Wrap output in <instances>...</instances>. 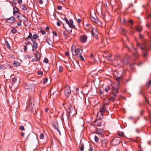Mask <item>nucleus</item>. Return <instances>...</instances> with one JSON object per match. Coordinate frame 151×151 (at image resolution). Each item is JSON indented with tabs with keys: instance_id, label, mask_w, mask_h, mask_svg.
<instances>
[{
	"instance_id": "864d4df0",
	"label": "nucleus",
	"mask_w": 151,
	"mask_h": 151,
	"mask_svg": "<svg viewBox=\"0 0 151 151\" xmlns=\"http://www.w3.org/2000/svg\"><path fill=\"white\" fill-rule=\"evenodd\" d=\"M52 33L55 36H57V34L56 33V32L55 31H53Z\"/></svg>"
},
{
	"instance_id": "4468645a",
	"label": "nucleus",
	"mask_w": 151,
	"mask_h": 151,
	"mask_svg": "<svg viewBox=\"0 0 151 151\" xmlns=\"http://www.w3.org/2000/svg\"><path fill=\"white\" fill-rule=\"evenodd\" d=\"M108 143V141L106 139H104L102 142V146L103 147H107V144Z\"/></svg>"
},
{
	"instance_id": "6e6552de",
	"label": "nucleus",
	"mask_w": 151,
	"mask_h": 151,
	"mask_svg": "<svg viewBox=\"0 0 151 151\" xmlns=\"http://www.w3.org/2000/svg\"><path fill=\"white\" fill-rule=\"evenodd\" d=\"M83 50L81 48H77L75 50V53L78 56L81 55L82 53Z\"/></svg>"
},
{
	"instance_id": "2eb2a0df",
	"label": "nucleus",
	"mask_w": 151,
	"mask_h": 151,
	"mask_svg": "<svg viewBox=\"0 0 151 151\" xmlns=\"http://www.w3.org/2000/svg\"><path fill=\"white\" fill-rule=\"evenodd\" d=\"M100 111L105 112H108V110L105 105H103L102 107L100 109Z\"/></svg>"
},
{
	"instance_id": "412c9836",
	"label": "nucleus",
	"mask_w": 151,
	"mask_h": 151,
	"mask_svg": "<svg viewBox=\"0 0 151 151\" xmlns=\"http://www.w3.org/2000/svg\"><path fill=\"white\" fill-rule=\"evenodd\" d=\"M32 36H33V35H32L31 32H29V35L25 39V40H28L29 39V38H30V39L31 40L32 38Z\"/></svg>"
},
{
	"instance_id": "c85d7f7f",
	"label": "nucleus",
	"mask_w": 151,
	"mask_h": 151,
	"mask_svg": "<svg viewBox=\"0 0 151 151\" xmlns=\"http://www.w3.org/2000/svg\"><path fill=\"white\" fill-rule=\"evenodd\" d=\"M118 134L122 137H124V132H118Z\"/></svg>"
},
{
	"instance_id": "f03ea898",
	"label": "nucleus",
	"mask_w": 151,
	"mask_h": 151,
	"mask_svg": "<svg viewBox=\"0 0 151 151\" xmlns=\"http://www.w3.org/2000/svg\"><path fill=\"white\" fill-rule=\"evenodd\" d=\"M125 47L127 48L129 50L128 51L129 52H131L134 51V52L133 53V55L136 58H137L138 56V52L134 48L132 45H131V47H129L127 45H126L125 46H124Z\"/></svg>"
},
{
	"instance_id": "2f4dec72",
	"label": "nucleus",
	"mask_w": 151,
	"mask_h": 151,
	"mask_svg": "<svg viewBox=\"0 0 151 151\" xmlns=\"http://www.w3.org/2000/svg\"><path fill=\"white\" fill-rule=\"evenodd\" d=\"M11 32L13 34H15L17 32V30L16 29H12L11 30Z\"/></svg>"
},
{
	"instance_id": "4be33fe9",
	"label": "nucleus",
	"mask_w": 151,
	"mask_h": 151,
	"mask_svg": "<svg viewBox=\"0 0 151 151\" xmlns=\"http://www.w3.org/2000/svg\"><path fill=\"white\" fill-rule=\"evenodd\" d=\"M104 112H101L100 111L99 112H98V116H100L99 117L100 119H102L103 117V115Z\"/></svg>"
},
{
	"instance_id": "f8f14e48",
	"label": "nucleus",
	"mask_w": 151,
	"mask_h": 151,
	"mask_svg": "<svg viewBox=\"0 0 151 151\" xmlns=\"http://www.w3.org/2000/svg\"><path fill=\"white\" fill-rule=\"evenodd\" d=\"M35 60L36 61H38L40 59V52L38 51H37L35 55Z\"/></svg>"
},
{
	"instance_id": "e2e57ef3",
	"label": "nucleus",
	"mask_w": 151,
	"mask_h": 151,
	"mask_svg": "<svg viewBox=\"0 0 151 151\" xmlns=\"http://www.w3.org/2000/svg\"><path fill=\"white\" fill-rule=\"evenodd\" d=\"M18 2L20 4H21L22 2V0H17Z\"/></svg>"
},
{
	"instance_id": "49530a36",
	"label": "nucleus",
	"mask_w": 151,
	"mask_h": 151,
	"mask_svg": "<svg viewBox=\"0 0 151 151\" xmlns=\"http://www.w3.org/2000/svg\"><path fill=\"white\" fill-rule=\"evenodd\" d=\"M45 111L48 114L50 113V110H49V109L48 108H47L45 109Z\"/></svg>"
},
{
	"instance_id": "423d86ee",
	"label": "nucleus",
	"mask_w": 151,
	"mask_h": 151,
	"mask_svg": "<svg viewBox=\"0 0 151 151\" xmlns=\"http://www.w3.org/2000/svg\"><path fill=\"white\" fill-rule=\"evenodd\" d=\"M15 21V18L13 16L8 18L6 20V22L9 23H13Z\"/></svg>"
},
{
	"instance_id": "c756f323",
	"label": "nucleus",
	"mask_w": 151,
	"mask_h": 151,
	"mask_svg": "<svg viewBox=\"0 0 151 151\" xmlns=\"http://www.w3.org/2000/svg\"><path fill=\"white\" fill-rule=\"evenodd\" d=\"M80 149L81 151H83L84 148V146L83 144H81V146L80 147Z\"/></svg>"
},
{
	"instance_id": "7c9ffc66",
	"label": "nucleus",
	"mask_w": 151,
	"mask_h": 151,
	"mask_svg": "<svg viewBox=\"0 0 151 151\" xmlns=\"http://www.w3.org/2000/svg\"><path fill=\"white\" fill-rule=\"evenodd\" d=\"M91 33H98L97 31V29L96 28H94L92 29V31Z\"/></svg>"
},
{
	"instance_id": "e433bc0d",
	"label": "nucleus",
	"mask_w": 151,
	"mask_h": 151,
	"mask_svg": "<svg viewBox=\"0 0 151 151\" xmlns=\"http://www.w3.org/2000/svg\"><path fill=\"white\" fill-rule=\"evenodd\" d=\"M22 10L25 11L27 9V8L25 5H22Z\"/></svg>"
},
{
	"instance_id": "774afa93",
	"label": "nucleus",
	"mask_w": 151,
	"mask_h": 151,
	"mask_svg": "<svg viewBox=\"0 0 151 151\" xmlns=\"http://www.w3.org/2000/svg\"><path fill=\"white\" fill-rule=\"evenodd\" d=\"M90 56L91 58H93V59H94V55L93 54H91L90 55Z\"/></svg>"
},
{
	"instance_id": "bb28decb",
	"label": "nucleus",
	"mask_w": 151,
	"mask_h": 151,
	"mask_svg": "<svg viewBox=\"0 0 151 151\" xmlns=\"http://www.w3.org/2000/svg\"><path fill=\"white\" fill-rule=\"evenodd\" d=\"M61 17L63 20H65V21L66 22V17L65 15L61 14Z\"/></svg>"
},
{
	"instance_id": "aec40b11",
	"label": "nucleus",
	"mask_w": 151,
	"mask_h": 151,
	"mask_svg": "<svg viewBox=\"0 0 151 151\" xmlns=\"http://www.w3.org/2000/svg\"><path fill=\"white\" fill-rule=\"evenodd\" d=\"M13 65L15 67H17L20 65V63L16 61H14L13 63Z\"/></svg>"
},
{
	"instance_id": "a878e982",
	"label": "nucleus",
	"mask_w": 151,
	"mask_h": 151,
	"mask_svg": "<svg viewBox=\"0 0 151 151\" xmlns=\"http://www.w3.org/2000/svg\"><path fill=\"white\" fill-rule=\"evenodd\" d=\"M5 45L7 48L9 49H10L11 47L10 46L8 42L7 41H6L5 42Z\"/></svg>"
},
{
	"instance_id": "ddd939ff",
	"label": "nucleus",
	"mask_w": 151,
	"mask_h": 151,
	"mask_svg": "<svg viewBox=\"0 0 151 151\" xmlns=\"http://www.w3.org/2000/svg\"><path fill=\"white\" fill-rule=\"evenodd\" d=\"M96 18H95L92 17H91V20L95 23L99 24V23L100 22L98 18H96Z\"/></svg>"
},
{
	"instance_id": "a19ab883",
	"label": "nucleus",
	"mask_w": 151,
	"mask_h": 151,
	"mask_svg": "<svg viewBox=\"0 0 151 151\" xmlns=\"http://www.w3.org/2000/svg\"><path fill=\"white\" fill-rule=\"evenodd\" d=\"M151 83V80L149 81L146 84V86H148V88H149Z\"/></svg>"
},
{
	"instance_id": "473e14b6",
	"label": "nucleus",
	"mask_w": 151,
	"mask_h": 151,
	"mask_svg": "<svg viewBox=\"0 0 151 151\" xmlns=\"http://www.w3.org/2000/svg\"><path fill=\"white\" fill-rule=\"evenodd\" d=\"M22 17H24L25 18L24 19H23V24L25 25V22H27V19L24 16H22Z\"/></svg>"
},
{
	"instance_id": "f3484780",
	"label": "nucleus",
	"mask_w": 151,
	"mask_h": 151,
	"mask_svg": "<svg viewBox=\"0 0 151 151\" xmlns=\"http://www.w3.org/2000/svg\"><path fill=\"white\" fill-rule=\"evenodd\" d=\"M19 13V9L16 7H13V14L14 15L16 13Z\"/></svg>"
},
{
	"instance_id": "4d7b16f0",
	"label": "nucleus",
	"mask_w": 151,
	"mask_h": 151,
	"mask_svg": "<svg viewBox=\"0 0 151 151\" xmlns=\"http://www.w3.org/2000/svg\"><path fill=\"white\" fill-rule=\"evenodd\" d=\"M61 33L63 34L65 36V31L63 30V31H61Z\"/></svg>"
},
{
	"instance_id": "0eeeda50",
	"label": "nucleus",
	"mask_w": 151,
	"mask_h": 151,
	"mask_svg": "<svg viewBox=\"0 0 151 151\" xmlns=\"http://www.w3.org/2000/svg\"><path fill=\"white\" fill-rule=\"evenodd\" d=\"M33 44H31L32 45V50L34 51L37 47L38 44L36 41H32Z\"/></svg>"
},
{
	"instance_id": "3c124183",
	"label": "nucleus",
	"mask_w": 151,
	"mask_h": 151,
	"mask_svg": "<svg viewBox=\"0 0 151 151\" xmlns=\"http://www.w3.org/2000/svg\"><path fill=\"white\" fill-rule=\"evenodd\" d=\"M146 26L148 27L149 28L151 26V24L150 23H148L147 24H146Z\"/></svg>"
},
{
	"instance_id": "5fc2aeb1",
	"label": "nucleus",
	"mask_w": 151,
	"mask_h": 151,
	"mask_svg": "<svg viewBox=\"0 0 151 151\" xmlns=\"http://www.w3.org/2000/svg\"><path fill=\"white\" fill-rule=\"evenodd\" d=\"M38 2L41 4H43V1L42 0H38Z\"/></svg>"
},
{
	"instance_id": "6ab92c4d",
	"label": "nucleus",
	"mask_w": 151,
	"mask_h": 151,
	"mask_svg": "<svg viewBox=\"0 0 151 151\" xmlns=\"http://www.w3.org/2000/svg\"><path fill=\"white\" fill-rule=\"evenodd\" d=\"M116 80L118 81V83L117 84H119V82H120L122 80V77H117L115 78Z\"/></svg>"
},
{
	"instance_id": "393cba45",
	"label": "nucleus",
	"mask_w": 151,
	"mask_h": 151,
	"mask_svg": "<svg viewBox=\"0 0 151 151\" xmlns=\"http://www.w3.org/2000/svg\"><path fill=\"white\" fill-rule=\"evenodd\" d=\"M91 34L93 37L96 39H97L98 33H91Z\"/></svg>"
},
{
	"instance_id": "de8ad7c7",
	"label": "nucleus",
	"mask_w": 151,
	"mask_h": 151,
	"mask_svg": "<svg viewBox=\"0 0 151 151\" xmlns=\"http://www.w3.org/2000/svg\"><path fill=\"white\" fill-rule=\"evenodd\" d=\"M68 10L67 11L68 12H69V15H71L72 17L73 16V15L72 14V12L70 11V9H68Z\"/></svg>"
},
{
	"instance_id": "a211bd4d",
	"label": "nucleus",
	"mask_w": 151,
	"mask_h": 151,
	"mask_svg": "<svg viewBox=\"0 0 151 151\" xmlns=\"http://www.w3.org/2000/svg\"><path fill=\"white\" fill-rule=\"evenodd\" d=\"M67 96H69L71 93V91L70 90V87L69 86L67 85Z\"/></svg>"
},
{
	"instance_id": "b1692460",
	"label": "nucleus",
	"mask_w": 151,
	"mask_h": 151,
	"mask_svg": "<svg viewBox=\"0 0 151 151\" xmlns=\"http://www.w3.org/2000/svg\"><path fill=\"white\" fill-rule=\"evenodd\" d=\"M46 41L49 45H52L53 43L52 41L49 39H46Z\"/></svg>"
},
{
	"instance_id": "20e7f679",
	"label": "nucleus",
	"mask_w": 151,
	"mask_h": 151,
	"mask_svg": "<svg viewBox=\"0 0 151 151\" xmlns=\"http://www.w3.org/2000/svg\"><path fill=\"white\" fill-rule=\"evenodd\" d=\"M121 141L119 138H115L111 142V144L113 145H117L120 143Z\"/></svg>"
},
{
	"instance_id": "7ed1b4c3",
	"label": "nucleus",
	"mask_w": 151,
	"mask_h": 151,
	"mask_svg": "<svg viewBox=\"0 0 151 151\" xmlns=\"http://www.w3.org/2000/svg\"><path fill=\"white\" fill-rule=\"evenodd\" d=\"M140 48L142 51V55L144 57L147 56V53L148 51V50L147 47L144 44V47H140Z\"/></svg>"
},
{
	"instance_id": "37998d69",
	"label": "nucleus",
	"mask_w": 151,
	"mask_h": 151,
	"mask_svg": "<svg viewBox=\"0 0 151 151\" xmlns=\"http://www.w3.org/2000/svg\"><path fill=\"white\" fill-rule=\"evenodd\" d=\"M44 137V134L43 133H41L40 136V138L41 139H43Z\"/></svg>"
},
{
	"instance_id": "680f3d73",
	"label": "nucleus",
	"mask_w": 151,
	"mask_h": 151,
	"mask_svg": "<svg viewBox=\"0 0 151 151\" xmlns=\"http://www.w3.org/2000/svg\"><path fill=\"white\" fill-rule=\"evenodd\" d=\"M129 22L131 24H133V21L132 20H129Z\"/></svg>"
},
{
	"instance_id": "f257e3e1",
	"label": "nucleus",
	"mask_w": 151,
	"mask_h": 151,
	"mask_svg": "<svg viewBox=\"0 0 151 151\" xmlns=\"http://www.w3.org/2000/svg\"><path fill=\"white\" fill-rule=\"evenodd\" d=\"M73 21L72 19H70L69 21L67 19V24L68 26H67V31L69 33H70L72 32V28L75 27V26L73 24Z\"/></svg>"
},
{
	"instance_id": "6e6d98bb",
	"label": "nucleus",
	"mask_w": 151,
	"mask_h": 151,
	"mask_svg": "<svg viewBox=\"0 0 151 151\" xmlns=\"http://www.w3.org/2000/svg\"><path fill=\"white\" fill-rule=\"evenodd\" d=\"M27 45H24V51H26L27 50Z\"/></svg>"
},
{
	"instance_id": "c03bdc74",
	"label": "nucleus",
	"mask_w": 151,
	"mask_h": 151,
	"mask_svg": "<svg viewBox=\"0 0 151 151\" xmlns=\"http://www.w3.org/2000/svg\"><path fill=\"white\" fill-rule=\"evenodd\" d=\"M43 62L46 63H47L48 62V60L47 58H45Z\"/></svg>"
},
{
	"instance_id": "79ce46f5",
	"label": "nucleus",
	"mask_w": 151,
	"mask_h": 151,
	"mask_svg": "<svg viewBox=\"0 0 151 151\" xmlns=\"http://www.w3.org/2000/svg\"><path fill=\"white\" fill-rule=\"evenodd\" d=\"M48 81V79L47 78H45L43 80V84L46 83Z\"/></svg>"
},
{
	"instance_id": "dca6fc26",
	"label": "nucleus",
	"mask_w": 151,
	"mask_h": 151,
	"mask_svg": "<svg viewBox=\"0 0 151 151\" xmlns=\"http://www.w3.org/2000/svg\"><path fill=\"white\" fill-rule=\"evenodd\" d=\"M38 35L37 34H34L33 35L31 39V41H36V40L38 38Z\"/></svg>"
},
{
	"instance_id": "0e129e2a",
	"label": "nucleus",
	"mask_w": 151,
	"mask_h": 151,
	"mask_svg": "<svg viewBox=\"0 0 151 151\" xmlns=\"http://www.w3.org/2000/svg\"><path fill=\"white\" fill-rule=\"evenodd\" d=\"M93 150V148L91 147L89 150V151H92Z\"/></svg>"
},
{
	"instance_id": "8fccbe9b",
	"label": "nucleus",
	"mask_w": 151,
	"mask_h": 151,
	"mask_svg": "<svg viewBox=\"0 0 151 151\" xmlns=\"http://www.w3.org/2000/svg\"><path fill=\"white\" fill-rule=\"evenodd\" d=\"M37 74L38 75H42L43 74V73L41 71H39L38 72Z\"/></svg>"
},
{
	"instance_id": "603ef678",
	"label": "nucleus",
	"mask_w": 151,
	"mask_h": 151,
	"mask_svg": "<svg viewBox=\"0 0 151 151\" xmlns=\"http://www.w3.org/2000/svg\"><path fill=\"white\" fill-rule=\"evenodd\" d=\"M25 44L26 45H29L30 42L29 41H26L25 42Z\"/></svg>"
},
{
	"instance_id": "cd10ccee",
	"label": "nucleus",
	"mask_w": 151,
	"mask_h": 151,
	"mask_svg": "<svg viewBox=\"0 0 151 151\" xmlns=\"http://www.w3.org/2000/svg\"><path fill=\"white\" fill-rule=\"evenodd\" d=\"M63 67L62 66H60L59 68V71L60 73H61L63 72Z\"/></svg>"
},
{
	"instance_id": "4c0bfd02",
	"label": "nucleus",
	"mask_w": 151,
	"mask_h": 151,
	"mask_svg": "<svg viewBox=\"0 0 151 151\" xmlns=\"http://www.w3.org/2000/svg\"><path fill=\"white\" fill-rule=\"evenodd\" d=\"M110 89V87L109 86H107L106 87H105V88L104 89L105 91L106 92H108V91Z\"/></svg>"
},
{
	"instance_id": "338daca9",
	"label": "nucleus",
	"mask_w": 151,
	"mask_h": 151,
	"mask_svg": "<svg viewBox=\"0 0 151 151\" xmlns=\"http://www.w3.org/2000/svg\"><path fill=\"white\" fill-rule=\"evenodd\" d=\"M139 37L141 39H142L143 38V37H144V36H143V35H139Z\"/></svg>"
},
{
	"instance_id": "bf43d9fd",
	"label": "nucleus",
	"mask_w": 151,
	"mask_h": 151,
	"mask_svg": "<svg viewBox=\"0 0 151 151\" xmlns=\"http://www.w3.org/2000/svg\"><path fill=\"white\" fill-rule=\"evenodd\" d=\"M62 7L60 6H58L57 7V9L58 10H60L62 9Z\"/></svg>"
},
{
	"instance_id": "09e8293b",
	"label": "nucleus",
	"mask_w": 151,
	"mask_h": 151,
	"mask_svg": "<svg viewBox=\"0 0 151 151\" xmlns=\"http://www.w3.org/2000/svg\"><path fill=\"white\" fill-rule=\"evenodd\" d=\"M17 79L15 77H14V78H13L12 79V81L13 82L15 83V82H16V81H17Z\"/></svg>"
},
{
	"instance_id": "39448f33",
	"label": "nucleus",
	"mask_w": 151,
	"mask_h": 151,
	"mask_svg": "<svg viewBox=\"0 0 151 151\" xmlns=\"http://www.w3.org/2000/svg\"><path fill=\"white\" fill-rule=\"evenodd\" d=\"M119 87V84H117L116 86H115V87L112 90V93L114 96H117V94L118 92V90Z\"/></svg>"
},
{
	"instance_id": "58836bf2",
	"label": "nucleus",
	"mask_w": 151,
	"mask_h": 151,
	"mask_svg": "<svg viewBox=\"0 0 151 151\" xmlns=\"http://www.w3.org/2000/svg\"><path fill=\"white\" fill-rule=\"evenodd\" d=\"M115 96H114L113 95V96H112L110 99V100L112 102L114 101H115V99L114 98Z\"/></svg>"
},
{
	"instance_id": "9d476101",
	"label": "nucleus",
	"mask_w": 151,
	"mask_h": 151,
	"mask_svg": "<svg viewBox=\"0 0 151 151\" xmlns=\"http://www.w3.org/2000/svg\"><path fill=\"white\" fill-rule=\"evenodd\" d=\"M29 106H32L34 105V99L32 97H30L29 99Z\"/></svg>"
},
{
	"instance_id": "13d9d810",
	"label": "nucleus",
	"mask_w": 151,
	"mask_h": 151,
	"mask_svg": "<svg viewBox=\"0 0 151 151\" xmlns=\"http://www.w3.org/2000/svg\"><path fill=\"white\" fill-rule=\"evenodd\" d=\"M21 22H18L17 23V25H18L19 26H20L22 25V24L21 23Z\"/></svg>"
},
{
	"instance_id": "69168bd1",
	"label": "nucleus",
	"mask_w": 151,
	"mask_h": 151,
	"mask_svg": "<svg viewBox=\"0 0 151 151\" xmlns=\"http://www.w3.org/2000/svg\"><path fill=\"white\" fill-rule=\"evenodd\" d=\"M57 24L58 26H60V23L59 22H57Z\"/></svg>"
},
{
	"instance_id": "ea45409f",
	"label": "nucleus",
	"mask_w": 151,
	"mask_h": 151,
	"mask_svg": "<svg viewBox=\"0 0 151 151\" xmlns=\"http://www.w3.org/2000/svg\"><path fill=\"white\" fill-rule=\"evenodd\" d=\"M19 129L21 131H23L24 129V127L22 125L19 126Z\"/></svg>"
},
{
	"instance_id": "5701e85b",
	"label": "nucleus",
	"mask_w": 151,
	"mask_h": 151,
	"mask_svg": "<svg viewBox=\"0 0 151 151\" xmlns=\"http://www.w3.org/2000/svg\"><path fill=\"white\" fill-rule=\"evenodd\" d=\"M135 29L137 31L140 32L142 30V27L140 26L138 27L136 26L135 27Z\"/></svg>"
},
{
	"instance_id": "9b49d317",
	"label": "nucleus",
	"mask_w": 151,
	"mask_h": 151,
	"mask_svg": "<svg viewBox=\"0 0 151 151\" xmlns=\"http://www.w3.org/2000/svg\"><path fill=\"white\" fill-rule=\"evenodd\" d=\"M80 40L81 42L85 43L87 40V37L85 36H81L80 38Z\"/></svg>"
},
{
	"instance_id": "f704fd0d",
	"label": "nucleus",
	"mask_w": 151,
	"mask_h": 151,
	"mask_svg": "<svg viewBox=\"0 0 151 151\" xmlns=\"http://www.w3.org/2000/svg\"><path fill=\"white\" fill-rule=\"evenodd\" d=\"M105 57L109 61H111L112 60V58L110 56L107 55Z\"/></svg>"
},
{
	"instance_id": "052dcab7",
	"label": "nucleus",
	"mask_w": 151,
	"mask_h": 151,
	"mask_svg": "<svg viewBox=\"0 0 151 151\" xmlns=\"http://www.w3.org/2000/svg\"><path fill=\"white\" fill-rule=\"evenodd\" d=\"M40 32L42 34V35H45V34L46 32H45L44 31H41Z\"/></svg>"
},
{
	"instance_id": "a18cd8bd",
	"label": "nucleus",
	"mask_w": 151,
	"mask_h": 151,
	"mask_svg": "<svg viewBox=\"0 0 151 151\" xmlns=\"http://www.w3.org/2000/svg\"><path fill=\"white\" fill-rule=\"evenodd\" d=\"M94 139L95 141L96 142H98L99 141V139L98 137L96 136H94Z\"/></svg>"
},
{
	"instance_id": "1a4fd4ad",
	"label": "nucleus",
	"mask_w": 151,
	"mask_h": 151,
	"mask_svg": "<svg viewBox=\"0 0 151 151\" xmlns=\"http://www.w3.org/2000/svg\"><path fill=\"white\" fill-rule=\"evenodd\" d=\"M52 124L54 128L56 129L58 131V132H59L60 134V131L58 129V124L57 122H53Z\"/></svg>"
},
{
	"instance_id": "72a5a7b5",
	"label": "nucleus",
	"mask_w": 151,
	"mask_h": 151,
	"mask_svg": "<svg viewBox=\"0 0 151 151\" xmlns=\"http://www.w3.org/2000/svg\"><path fill=\"white\" fill-rule=\"evenodd\" d=\"M6 68L5 66L1 64L0 65V70H4Z\"/></svg>"
},
{
	"instance_id": "c9c22d12",
	"label": "nucleus",
	"mask_w": 151,
	"mask_h": 151,
	"mask_svg": "<svg viewBox=\"0 0 151 151\" xmlns=\"http://www.w3.org/2000/svg\"><path fill=\"white\" fill-rule=\"evenodd\" d=\"M77 57L81 59L82 60L84 61V58L81 55L79 56H78Z\"/></svg>"
}]
</instances>
